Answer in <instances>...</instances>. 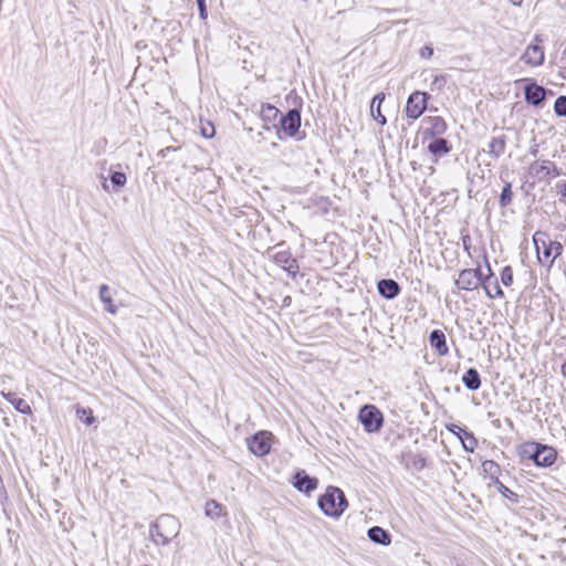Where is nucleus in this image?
<instances>
[{"mask_svg":"<svg viewBox=\"0 0 566 566\" xmlns=\"http://www.w3.org/2000/svg\"><path fill=\"white\" fill-rule=\"evenodd\" d=\"M180 532L179 521L170 514H161L149 525V535L155 545L166 546Z\"/></svg>","mask_w":566,"mask_h":566,"instance_id":"1","label":"nucleus"},{"mask_svg":"<svg viewBox=\"0 0 566 566\" xmlns=\"http://www.w3.org/2000/svg\"><path fill=\"white\" fill-rule=\"evenodd\" d=\"M533 242L537 252L538 261L544 264L548 261L552 266L554 261L563 253V245L558 241L551 240L546 232L537 231L533 235Z\"/></svg>","mask_w":566,"mask_h":566,"instance_id":"2","label":"nucleus"},{"mask_svg":"<svg viewBox=\"0 0 566 566\" xmlns=\"http://www.w3.org/2000/svg\"><path fill=\"white\" fill-rule=\"evenodd\" d=\"M348 503L344 492L336 486H328L318 499V506L324 514L332 517H339L346 510Z\"/></svg>","mask_w":566,"mask_h":566,"instance_id":"3","label":"nucleus"},{"mask_svg":"<svg viewBox=\"0 0 566 566\" xmlns=\"http://www.w3.org/2000/svg\"><path fill=\"white\" fill-rule=\"evenodd\" d=\"M484 260L488 268L486 275L482 274L480 268L464 269L460 272L458 280H455V286L460 290L473 291L483 285L484 282H488L494 274L486 256H484Z\"/></svg>","mask_w":566,"mask_h":566,"instance_id":"4","label":"nucleus"},{"mask_svg":"<svg viewBox=\"0 0 566 566\" xmlns=\"http://www.w3.org/2000/svg\"><path fill=\"white\" fill-rule=\"evenodd\" d=\"M358 419L367 432H378L384 424V416L374 405H365L360 408Z\"/></svg>","mask_w":566,"mask_h":566,"instance_id":"5","label":"nucleus"},{"mask_svg":"<svg viewBox=\"0 0 566 566\" xmlns=\"http://www.w3.org/2000/svg\"><path fill=\"white\" fill-rule=\"evenodd\" d=\"M527 172L536 181H547L560 175V170L551 160H535L528 166Z\"/></svg>","mask_w":566,"mask_h":566,"instance_id":"6","label":"nucleus"},{"mask_svg":"<svg viewBox=\"0 0 566 566\" xmlns=\"http://www.w3.org/2000/svg\"><path fill=\"white\" fill-rule=\"evenodd\" d=\"M429 94L421 91L411 93L406 104V115L408 118L418 119L427 109Z\"/></svg>","mask_w":566,"mask_h":566,"instance_id":"7","label":"nucleus"},{"mask_svg":"<svg viewBox=\"0 0 566 566\" xmlns=\"http://www.w3.org/2000/svg\"><path fill=\"white\" fill-rule=\"evenodd\" d=\"M301 127V113L296 108H291L289 112L283 115L280 119V130L281 134L283 132L289 137H294L298 133ZM279 138L282 139V136L279 135Z\"/></svg>","mask_w":566,"mask_h":566,"instance_id":"8","label":"nucleus"},{"mask_svg":"<svg viewBox=\"0 0 566 566\" xmlns=\"http://www.w3.org/2000/svg\"><path fill=\"white\" fill-rule=\"evenodd\" d=\"M547 94L553 95V92L538 85L536 82H531L524 87L525 102L532 106H541L546 99Z\"/></svg>","mask_w":566,"mask_h":566,"instance_id":"9","label":"nucleus"},{"mask_svg":"<svg viewBox=\"0 0 566 566\" xmlns=\"http://www.w3.org/2000/svg\"><path fill=\"white\" fill-rule=\"evenodd\" d=\"M273 262L281 266L287 274L295 279L298 274L300 266L297 260L293 258L292 253L287 250L276 251L273 256Z\"/></svg>","mask_w":566,"mask_h":566,"instance_id":"10","label":"nucleus"},{"mask_svg":"<svg viewBox=\"0 0 566 566\" xmlns=\"http://www.w3.org/2000/svg\"><path fill=\"white\" fill-rule=\"evenodd\" d=\"M249 450L256 457H263L271 450L270 434L261 431L252 436L248 441Z\"/></svg>","mask_w":566,"mask_h":566,"instance_id":"11","label":"nucleus"},{"mask_svg":"<svg viewBox=\"0 0 566 566\" xmlns=\"http://www.w3.org/2000/svg\"><path fill=\"white\" fill-rule=\"evenodd\" d=\"M292 483H293V486L298 492L310 494L311 492H313L317 488L318 480L316 478H314V476H310L305 472V470H298L293 475V482Z\"/></svg>","mask_w":566,"mask_h":566,"instance_id":"12","label":"nucleus"},{"mask_svg":"<svg viewBox=\"0 0 566 566\" xmlns=\"http://www.w3.org/2000/svg\"><path fill=\"white\" fill-rule=\"evenodd\" d=\"M378 293L387 298L394 300L401 291L400 285L392 279H382L377 283Z\"/></svg>","mask_w":566,"mask_h":566,"instance_id":"13","label":"nucleus"},{"mask_svg":"<svg viewBox=\"0 0 566 566\" xmlns=\"http://www.w3.org/2000/svg\"><path fill=\"white\" fill-rule=\"evenodd\" d=\"M522 60L532 66H539L544 62V50L542 46L537 44H530L524 54L522 55Z\"/></svg>","mask_w":566,"mask_h":566,"instance_id":"14","label":"nucleus"},{"mask_svg":"<svg viewBox=\"0 0 566 566\" xmlns=\"http://www.w3.org/2000/svg\"><path fill=\"white\" fill-rule=\"evenodd\" d=\"M430 346L436 349L438 355L444 356L449 353L446 335L441 329H433L429 336Z\"/></svg>","mask_w":566,"mask_h":566,"instance_id":"15","label":"nucleus"},{"mask_svg":"<svg viewBox=\"0 0 566 566\" xmlns=\"http://www.w3.org/2000/svg\"><path fill=\"white\" fill-rule=\"evenodd\" d=\"M426 122L428 124L427 132L431 136H441L447 130V123L446 120L440 116H430L426 118Z\"/></svg>","mask_w":566,"mask_h":566,"instance_id":"16","label":"nucleus"},{"mask_svg":"<svg viewBox=\"0 0 566 566\" xmlns=\"http://www.w3.org/2000/svg\"><path fill=\"white\" fill-rule=\"evenodd\" d=\"M385 99L384 93L376 94L370 103V114L373 118L378 122L380 125H385L387 123L386 117L381 114V104Z\"/></svg>","mask_w":566,"mask_h":566,"instance_id":"17","label":"nucleus"},{"mask_svg":"<svg viewBox=\"0 0 566 566\" xmlns=\"http://www.w3.org/2000/svg\"><path fill=\"white\" fill-rule=\"evenodd\" d=\"M368 538L384 546H387L391 543L390 534L379 526H373L368 530Z\"/></svg>","mask_w":566,"mask_h":566,"instance_id":"18","label":"nucleus"},{"mask_svg":"<svg viewBox=\"0 0 566 566\" xmlns=\"http://www.w3.org/2000/svg\"><path fill=\"white\" fill-rule=\"evenodd\" d=\"M428 150L438 157L444 156L451 151V145L446 138H434L429 145Z\"/></svg>","mask_w":566,"mask_h":566,"instance_id":"19","label":"nucleus"},{"mask_svg":"<svg viewBox=\"0 0 566 566\" xmlns=\"http://www.w3.org/2000/svg\"><path fill=\"white\" fill-rule=\"evenodd\" d=\"M463 385L471 391H475L481 387V377L475 368H469L462 376Z\"/></svg>","mask_w":566,"mask_h":566,"instance_id":"20","label":"nucleus"},{"mask_svg":"<svg viewBox=\"0 0 566 566\" xmlns=\"http://www.w3.org/2000/svg\"><path fill=\"white\" fill-rule=\"evenodd\" d=\"M505 146H506V137H505V135L494 136V137L491 138V140L489 143V150H488V153L493 158H499L500 156H502L504 154Z\"/></svg>","mask_w":566,"mask_h":566,"instance_id":"21","label":"nucleus"},{"mask_svg":"<svg viewBox=\"0 0 566 566\" xmlns=\"http://www.w3.org/2000/svg\"><path fill=\"white\" fill-rule=\"evenodd\" d=\"M541 455L538 458L539 464L537 467H551L557 458L556 450L549 446L544 444V447L538 448Z\"/></svg>","mask_w":566,"mask_h":566,"instance_id":"22","label":"nucleus"},{"mask_svg":"<svg viewBox=\"0 0 566 566\" xmlns=\"http://www.w3.org/2000/svg\"><path fill=\"white\" fill-rule=\"evenodd\" d=\"M2 395L14 407L17 411L23 415H30L32 412L31 407L23 398L17 397L15 394L12 392H2Z\"/></svg>","mask_w":566,"mask_h":566,"instance_id":"23","label":"nucleus"},{"mask_svg":"<svg viewBox=\"0 0 566 566\" xmlns=\"http://www.w3.org/2000/svg\"><path fill=\"white\" fill-rule=\"evenodd\" d=\"M544 447V444L538 442H528L522 447V454L528 459H531L536 465L539 464L538 458L541 455L539 449Z\"/></svg>","mask_w":566,"mask_h":566,"instance_id":"24","label":"nucleus"},{"mask_svg":"<svg viewBox=\"0 0 566 566\" xmlns=\"http://www.w3.org/2000/svg\"><path fill=\"white\" fill-rule=\"evenodd\" d=\"M99 298L104 304L105 311L113 315L117 313V307L113 304L112 296L109 295V287L106 284H102L99 286Z\"/></svg>","mask_w":566,"mask_h":566,"instance_id":"25","label":"nucleus"},{"mask_svg":"<svg viewBox=\"0 0 566 566\" xmlns=\"http://www.w3.org/2000/svg\"><path fill=\"white\" fill-rule=\"evenodd\" d=\"M205 513L212 520L219 518L223 513V506L214 500H209L205 506Z\"/></svg>","mask_w":566,"mask_h":566,"instance_id":"26","label":"nucleus"},{"mask_svg":"<svg viewBox=\"0 0 566 566\" xmlns=\"http://www.w3.org/2000/svg\"><path fill=\"white\" fill-rule=\"evenodd\" d=\"M460 440L462 442L463 449L467 452H473L478 447V440L473 433L468 430L463 431V433L460 436Z\"/></svg>","mask_w":566,"mask_h":566,"instance_id":"27","label":"nucleus"},{"mask_svg":"<svg viewBox=\"0 0 566 566\" xmlns=\"http://www.w3.org/2000/svg\"><path fill=\"white\" fill-rule=\"evenodd\" d=\"M494 484L497 489V491L507 499L511 503H517L518 502V495L513 492L511 489H509L506 485H504L499 479L494 481Z\"/></svg>","mask_w":566,"mask_h":566,"instance_id":"28","label":"nucleus"},{"mask_svg":"<svg viewBox=\"0 0 566 566\" xmlns=\"http://www.w3.org/2000/svg\"><path fill=\"white\" fill-rule=\"evenodd\" d=\"M513 192H512V184L506 182L502 189V192L499 198V203L501 208L507 207L512 202Z\"/></svg>","mask_w":566,"mask_h":566,"instance_id":"29","label":"nucleus"},{"mask_svg":"<svg viewBox=\"0 0 566 566\" xmlns=\"http://www.w3.org/2000/svg\"><path fill=\"white\" fill-rule=\"evenodd\" d=\"M109 179H111L113 190H115V191H117L119 188L124 187L127 181L126 175L122 171H112Z\"/></svg>","mask_w":566,"mask_h":566,"instance_id":"30","label":"nucleus"},{"mask_svg":"<svg viewBox=\"0 0 566 566\" xmlns=\"http://www.w3.org/2000/svg\"><path fill=\"white\" fill-rule=\"evenodd\" d=\"M279 113H280V111L271 104L263 105L262 109H261L262 119L265 122H269V123L275 120Z\"/></svg>","mask_w":566,"mask_h":566,"instance_id":"31","label":"nucleus"},{"mask_svg":"<svg viewBox=\"0 0 566 566\" xmlns=\"http://www.w3.org/2000/svg\"><path fill=\"white\" fill-rule=\"evenodd\" d=\"M483 471L488 473L494 481L497 479V474L500 473V465L492 461L486 460L482 463Z\"/></svg>","mask_w":566,"mask_h":566,"instance_id":"32","label":"nucleus"},{"mask_svg":"<svg viewBox=\"0 0 566 566\" xmlns=\"http://www.w3.org/2000/svg\"><path fill=\"white\" fill-rule=\"evenodd\" d=\"M76 416L80 420H82L85 424L90 426L95 422V418L92 415L91 409H86L83 407H78L76 409Z\"/></svg>","mask_w":566,"mask_h":566,"instance_id":"33","label":"nucleus"},{"mask_svg":"<svg viewBox=\"0 0 566 566\" xmlns=\"http://www.w3.org/2000/svg\"><path fill=\"white\" fill-rule=\"evenodd\" d=\"M554 112L559 117H566V95L558 96L554 103Z\"/></svg>","mask_w":566,"mask_h":566,"instance_id":"34","label":"nucleus"},{"mask_svg":"<svg viewBox=\"0 0 566 566\" xmlns=\"http://www.w3.org/2000/svg\"><path fill=\"white\" fill-rule=\"evenodd\" d=\"M486 282L483 283V289L485 291V294L490 297V298H494V297H503L504 296V292L503 290L501 289V286L499 285L497 281L494 282V287H493V291L485 284Z\"/></svg>","mask_w":566,"mask_h":566,"instance_id":"35","label":"nucleus"},{"mask_svg":"<svg viewBox=\"0 0 566 566\" xmlns=\"http://www.w3.org/2000/svg\"><path fill=\"white\" fill-rule=\"evenodd\" d=\"M501 282L506 287L513 284V270L510 265H506L501 271Z\"/></svg>","mask_w":566,"mask_h":566,"instance_id":"36","label":"nucleus"},{"mask_svg":"<svg viewBox=\"0 0 566 566\" xmlns=\"http://www.w3.org/2000/svg\"><path fill=\"white\" fill-rule=\"evenodd\" d=\"M447 84L446 75H437L431 82L430 88L431 91H441Z\"/></svg>","mask_w":566,"mask_h":566,"instance_id":"37","label":"nucleus"},{"mask_svg":"<svg viewBox=\"0 0 566 566\" xmlns=\"http://www.w3.org/2000/svg\"><path fill=\"white\" fill-rule=\"evenodd\" d=\"M214 126L211 123H208L206 126L201 127V134L206 138H211L214 136Z\"/></svg>","mask_w":566,"mask_h":566,"instance_id":"38","label":"nucleus"},{"mask_svg":"<svg viewBox=\"0 0 566 566\" xmlns=\"http://www.w3.org/2000/svg\"><path fill=\"white\" fill-rule=\"evenodd\" d=\"M556 189L560 196L559 201L566 203V181H559L556 184Z\"/></svg>","mask_w":566,"mask_h":566,"instance_id":"39","label":"nucleus"},{"mask_svg":"<svg viewBox=\"0 0 566 566\" xmlns=\"http://www.w3.org/2000/svg\"><path fill=\"white\" fill-rule=\"evenodd\" d=\"M196 2L198 6L199 15L202 20H205L208 15L206 0H196Z\"/></svg>","mask_w":566,"mask_h":566,"instance_id":"40","label":"nucleus"},{"mask_svg":"<svg viewBox=\"0 0 566 566\" xmlns=\"http://www.w3.org/2000/svg\"><path fill=\"white\" fill-rule=\"evenodd\" d=\"M433 55V48L431 45H424L420 50V56L422 59H430Z\"/></svg>","mask_w":566,"mask_h":566,"instance_id":"41","label":"nucleus"},{"mask_svg":"<svg viewBox=\"0 0 566 566\" xmlns=\"http://www.w3.org/2000/svg\"><path fill=\"white\" fill-rule=\"evenodd\" d=\"M448 430L454 434H457L459 438L465 431L467 429L461 428L458 424L451 423L450 426H447Z\"/></svg>","mask_w":566,"mask_h":566,"instance_id":"42","label":"nucleus"},{"mask_svg":"<svg viewBox=\"0 0 566 566\" xmlns=\"http://www.w3.org/2000/svg\"><path fill=\"white\" fill-rule=\"evenodd\" d=\"M538 153V146L537 145H534L533 147H531L530 149V154L533 155L534 157L537 155Z\"/></svg>","mask_w":566,"mask_h":566,"instance_id":"43","label":"nucleus"},{"mask_svg":"<svg viewBox=\"0 0 566 566\" xmlns=\"http://www.w3.org/2000/svg\"><path fill=\"white\" fill-rule=\"evenodd\" d=\"M415 464L418 465L419 468H423L424 459L423 458H419L418 461H415Z\"/></svg>","mask_w":566,"mask_h":566,"instance_id":"44","label":"nucleus"},{"mask_svg":"<svg viewBox=\"0 0 566 566\" xmlns=\"http://www.w3.org/2000/svg\"><path fill=\"white\" fill-rule=\"evenodd\" d=\"M102 186H103V189H104L105 191H107V192H109V191H111V190H109V186H108V185H107V182H106V179L104 180V182H103V185H102Z\"/></svg>","mask_w":566,"mask_h":566,"instance_id":"45","label":"nucleus"},{"mask_svg":"<svg viewBox=\"0 0 566 566\" xmlns=\"http://www.w3.org/2000/svg\"><path fill=\"white\" fill-rule=\"evenodd\" d=\"M512 4L514 6H521L523 0H510Z\"/></svg>","mask_w":566,"mask_h":566,"instance_id":"46","label":"nucleus"},{"mask_svg":"<svg viewBox=\"0 0 566 566\" xmlns=\"http://www.w3.org/2000/svg\"><path fill=\"white\" fill-rule=\"evenodd\" d=\"M559 76L564 80H566V67L559 72Z\"/></svg>","mask_w":566,"mask_h":566,"instance_id":"47","label":"nucleus"},{"mask_svg":"<svg viewBox=\"0 0 566 566\" xmlns=\"http://www.w3.org/2000/svg\"><path fill=\"white\" fill-rule=\"evenodd\" d=\"M562 374L566 377V361L562 365Z\"/></svg>","mask_w":566,"mask_h":566,"instance_id":"48","label":"nucleus"}]
</instances>
